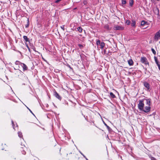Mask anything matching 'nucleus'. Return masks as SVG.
<instances>
[{
  "mask_svg": "<svg viewBox=\"0 0 160 160\" xmlns=\"http://www.w3.org/2000/svg\"><path fill=\"white\" fill-rule=\"evenodd\" d=\"M60 1H61V0H57L55 1V2L56 3H58V2H59Z\"/></svg>",
  "mask_w": 160,
  "mask_h": 160,
  "instance_id": "obj_28",
  "label": "nucleus"
},
{
  "mask_svg": "<svg viewBox=\"0 0 160 160\" xmlns=\"http://www.w3.org/2000/svg\"><path fill=\"white\" fill-rule=\"evenodd\" d=\"M23 38L26 42H28V39L26 36H24Z\"/></svg>",
  "mask_w": 160,
  "mask_h": 160,
  "instance_id": "obj_18",
  "label": "nucleus"
},
{
  "mask_svg": "<svg viewBox=\"0 0 160 160\" xmlns=\"http://www.w3.org/2000/svg\"><path fill=\"white\" fill-rule=\"evenodd\" d=\"M18 136L20 138H22V133L21 132H18Z\"/></svg>",
  "mask_w": 160,
  "mask_h": 160,
  "instance_id": "obj_15",
  "label": "nucleus"
},
{
  "mask_svg": "<svg viewBox=\"0 0 160 160\" xmlns=\"http://www.w3.org/2000/svg\"><path fill=\"white\" fill-rule=\"evenodd\" d=\"M18 126L17 125V124H16V127H17Z\"/></svg>",
  "mask_w": 160,
  "mask_h": 160,
  "instance_id": "obj_34",
  "label": "nucleus"
},
{
  "mask_svg": "<svg viewBox=\"0 0 160 160\" xmlns=\"http://www.w3.org/2000/svg\"><path fill=\"white\" fill-rule=\"evenodd\" d=\"M110 94L111 97L113 98H114L116 97L115 96L112 92H110Z\"/></svg>",
  "mask_w": 160,
  "mask_h": 160,
  "instance_id": "obj_14",
  "label": "nucleus"
},
{
  "mask_svg": "<svg viewBox=\"0 0 160 160\" xmlns=\"http://www.w3.org/2000/svg\"><path fill=\"white\" fill-rule=\"evenodd\" d=\"M136 22H135L134 21H132V23H131V25L133 27H135V26Z\"/></svg>",
  "mask_w": 160,
  "mask_h": 160,
  "instance_id": "obj_17",
  "label": "nucleus"
},
{
  "mask_svg": "<svg viewBox=\"0 0 160 160\" xmlns=\"http://www.w3.org/2000/svg\"><path fill=\"white\" fill-rule=\"evenodd\" d=\"M85 159H86L87 160H88V159H87L86 158H85Z\"/></svg>",
  "mask_w": 160,
  "mask_h": 160,
  "instance_id": "obj_33",
  "label": "nucleus"
},
{
  "mask_svg": "<svg viewBox=\"0 0 160 160\" xmlns=\"http://www.w3.org/2000/svg\"><path fill=\"white\" fill-rule=\"evenodd\" d=\"M24 149H23L22 150L21 149V150L22 151V154L25 155L26 153V150L27 149V148L25 146H24Z\"/></svg>",
  "mask_w": 160,
  "mask_h": 160,
  "instance_id": "obj_9",
  "label": "nucleus"
},
{
  "mask_svg": "<svg viewBox=\"0 0 160 160\" xmlns=\"http://www.w3.org/2000/svg\"><path fill=\"white\" fill-rule=\"evenodd\" d=\"M102 122L104 125L107 127V126H108L107 124L104 122V121H102Z\"/></svg>",
  "mask_w": 160,
  "mask_h": 160,
  "instance_id": "obj_30",
  "label": "nucleus"
},
{
  "mask_svg": "<svg viewBox=\"0 0 160 160\" xmlns=\"http://www.w3.org/2000/svg\"><path fill=\"white\" fill-rule=\"evenodd\" d=\"M21 146H22V147L21 148L22 149H24V146H25L24 145H22V144L21 145Z\"/></svg>",
  "mask_w": 160,
  "mask_h": 160,
  "instance_id": "obj_29",
  "label": "nucleus"
},
{
  "mask_svg": "<svg viewBox=\"0 0 160 160\" xmlns=\"http://www.w3.org/2000/svg\"><path fill=\"white\" fill-rule=\"evenodd\" d=\"M78 31L80 32H81L82 31V29L81 27H78Z\"/></svg>",
  "mask_w": 160,
  "mask_h": 160,
  "instance_id": "obj_19",
  "label": "nucleus"
},
{
  "mask_svg": "<svg viewBox=\"0 0 160 160\" xmlns=\"http://www.w3.org/2000/svg\"><path fill=\"white\" fill-rule=\"evenodd\" d=\"M78 46L81 49L83 47V45L81 44H79Z\"/></svg>",
  "mask_w": 160,
  "mask_h": 160,
  "instance_id": "obj_24",
  "label": "nucleus"
},
{
  "mask_svg": "<svg viewBox=\"0 0 160 160\" xmlns=\"http://www.w3.org/2000/svg\"><path fill=\"white\" fill-rule=\"evenodd\" d=\"M141 62L144 64H148V63L147 62V59L145 57H142L141 58Z\"/></svg>",
  "mask_w": 160,
  "mask_h": 160,
  "instance_id": "obj_5",
  "label": "nucleus"
},
{
  "mask_svg": "<svg viewBox=\"0 0 160 160\" xmlns=\"http://www.w3.org/2000/svg\"><path fill=\"white\" fill-rule=\"evenodd\" d=\"M152 52H153V54H155L156 52H155V50L153 49V48L152 49Z\"/></svg>",
  "mask_w": 160,
  "mask_h": 160,
  "instance_id": "obj_25",
  "label": "nucleus"
},
{
  "mask_svg": "<svg viewBox=\"0 0 160 160\" xmlns=\"http://www.w3.org/2000/svg\"><path fill=\"white\" fill-rule=\"evenodd\" d=\"M96 44L98 46H100L101 49H103L105 46V44L104 42H101L99 40L97 41Z\"/></svg>",
  "mask_w": 160,
  "mask_h": 160,
  "instance_id": "obj_3",
  "label": "nucleus"
},
{
  "mask_svg": "<svg viewBox=\"0 0 160 160\" xmlns=\"http://www.w3.org/2000/svg\"><path fill=\"white\" fill-rule=\"evenodd\" d=\"M126 3V2L125 0H122V3L123 4H125Z\"/></svg>",
  "mask_w": 160,
  "mask_h": 160,
  "instance_id": "obj_21",
  "label": "nucleus"
},
{
  "mask_svg": "<svg viewBox=\"0 0 160 160\" xmlns=\"http://www.w3.org/2000/svg\"><path fill=\"white\" fill-rule=\"evenodd\" d=\"M126 23L128 25H129L130 24V21L129 20H127L126 21Z\"/></svg>",
  "mask_w": 160,
  "mask_h": 160,
  "instance_id": "obj_23",
  "label": "nucleus"
},
{
  "mask_svg": "<svg viewBox=\"0 0 160 160\" xmlns=\"http://www.w3.org/2000/svg\"><path fill=\"white\" fill-rule=\"evenodd\" d=\"M141 25L142 28H146L148 27V24L147 22L144 21H142L141 22Z\"/></svg>",
  "mask_w": 160,
  "mask_h": 160,
  "instance_id": "obj_4",
  "label": "nucleus"
},
{
  "mask_svg": "<svg viewBox=\"0 0 160 160\" xmlns=\"http://www.w3.org/2000/svg\"><path fill=\"white\" fill-rule=\"evenodd\" d=\"M159 43H160V41L159 42Z\"/></svg>",
  "mask_w": 160,
  "mask_h": 160,
  "instance_id": "obj_35",
  "label": "nucleus"
},
{
  "mask_svg": "<svg viewBox=\"0 0 160 160\" xmlns=\"http://www.w3.org/2000/svg\"><path fill=\"white\" fill-rule=\"evenodd\" d=\"M80 153L83 156L84 158H86V157L84 156V155L80 151H79Z\"/></svg>",
  "mask_w": 160,
  "mask_h": 160,
  "instance_id": "obj_26",
  "label": "nucleus"
},
{
  "mask_svg": "<svg viewBox=\"0 0 160 160\" xmlns=\"http://www.w3.org/2000/svg\"><path fill=\"white\" fill-rule=\"evenodd\" d=\"M123 29V27L118 26H116L114 27V29L115 30H122Z\"/></svg>",
  "mask_w": 160,
  "mask_h": 160,
  "instance_id": "obj_6",
  "label": "nucleus"
},
{
  "mask_svg": "<svg viewBox=\"0 0 160 160\" xmlns=\"http://www.w3.org/2000/svg\"><path fill=\"white\" fill-rule=\"evenodd\" d=\"M149 158H150L151 160H157V159L155 158L152 157L151 155L149 156Z\"/></svg>",
  "mask_w": 160,
  "mask_h": 160,
  "instance_id": "obj_16",
  "label": "nucleus"
},
{
  "mask_svg": "<svg viewBox=\"0 0 160 160\" xmlns=\"http://www.w3.org/2000/svg\"><path fill=\"white\" fill-rule=\"evenodd\" d=\"M29 25V20L28 19V23L27 24V25H26L25 27L26 28L28 27Z\"/></svg>",
  "mask_w": 160,
  "mask_h": 160,
  "instance_id": "obj_22",
  "label": "nucleus"
},
{
  "mask_svg": "<svg viewBox=\"0 0 160 160\" xmlns=\"http://www.w3.org/2000/svg\"><path fill=\"white\" fill-rule=\"evenodd\" d=\"M158 68H159V69L160 70V65H158Z\"/></svg>",
  "mask_w": 160,
  "mask_h": 160,
  "instance_id": "obj_31",
  "label": "nucleus"
},
{
  "mask_svg": "<svg viewBox=\"0 0 160 160\" xmlns=\"http://www.w3.org/2000/svg\"><path fill=\"white\" fill-rule=\"evenodd\" d=\"M150 102L149 100L144 99L139 101L138 107L140 109L147 112H149L150 110Z\"/></svg>",
  "mask_w": 160,
  "mask_h": 160,
  "instance_id": "obj_1",
  "label": "nucleus"
},
{
  "mask_svg": "<svg viewBox=\"0 0 160 160\" xmlns=\"http://www.w3.org/2000/svg\"><path fill=\"white\" fill-rule=\"evenodd\" d=\"M144 85L147 89L148 90L150 88V86L148 83L147 82H144Z\"/></svg>",
  "mask_w": 160,
  "mask_h": 160,
  "instance_id": "obj_7",
  "label": "nucleus"
},
{
  "mask_svg": "<svg viewBox=\"0 0 160 160\" xmlns=\"http://www.w3.org/2000/svg\"><path fill=\"white\" fill-rule=\"evenodd\" d=\"M12 127H13V128L15 130V125L14 124V122L13 121H12Z\"/></svg>",
  "mask_w": 160,
  "mask_h": 160,
  "instance_id": "obj_20",
  "label": "nucleus"
},
{
  "mask_svg": "<svg viewBox=\"0 0 160 160\" xmlns=\"http://www.w3.org/2000/svg\"><path fill=\"white\" fill-rule=\"evenodd\" d=\"M62 28L63 30H64V28H62V27H61Z\"/></svg>",
  "mask_w": 160,
  "mask_h": 160,
  "instance_id": "obj_32",
  "label": "nucleus"
},
{
  "mask_svg": "<svg viewBox=\"0 0 160 160\" xmlns=\"http://www.w3.org/2000/svg\"><path fill=\"white\" fill-rule=\"evenodd\" d=\"M160 38V30L157 32L155 35L154 39L157 41Z\"/></svg>",
  "mask_w": 160,
  "mask_h": 160,
  "instance_id": "obj_2",
  "label": "nucleus"
},
{
  "mask_svg": "<svg viewBox=\"0 0 160 160\" xmlns=\"http://www.w3.org/2000/svg\"><path fill=\"white\" fill-rule=\"evenodd\" d=\"M128 63L130 65H132L133 64V62L132 59L129 60L128 61Z\"/></svg>",
  "mask_w": 160,
  "mask_h": 160,
  "instance_id": "obj_11",
  "label": "nucleus"
},
{
  "mask_svg": "<svg viewBox=\"0 0 160 160\" xmlns=\"http://www.w3.org/2000/svg\"><path fill=\"white\" fill-rule=\"evenodd\" d=\"M54 95H55V96L57 98H58V99H61L60 97L59 96V95H58V94L57 92H55V93Z\"/></svg>",
  "mask_w": 160,
  "mask_h": 160,
  "instance_id": "obj_10",
  "label": "nucleus"
},
{
  "mask_svg": "<svg viewBox=\"0 0 160 160\" xmlns=\"http://www.w3.org/2000/svg\"><path fill=\"white\" fill-rule=\"evenodd\" d=\"M21 66L23 67V68L24 70H25L27 69V67L24 64L22 63L21 64Z\"/></svg>",
  "mask_w": 160,
  "mask_h": 160,
  "instance_id": "obj_12",
  "label": "nucleus"
},
{
  "mask_svg": "<svg viewBox=\"0 0 160 160\" xmlns=\"http://www.w3.org/2000/svg\"><path fill=\"white\" fill-rule=\"evenodd\" d=\"M129 5L131 6H132L133 3V0H130L129 1Z\"/></svg>",
  "mask_w": 160,
  "mask_h": 160,
  "instance_id": "obj_13",
  "label": "nucleus"
},
{
  "mask_svg": "<svg viewBox=\"0 0 160 160\" xmlns=\"http://www.w3.org/2000/svg\"><path fill=\"white\" fill-rule=\"evenodd\" d=\"M107 129H108V130L109 131H110V130L111 129L108 126H107Z\"/></svg>",
  "mask_w": 160,
  "mask_h": 160,
  "instance_id": "obj_27",
  "label": "nucleus"
},
{
  "mask_svg": "<svg viewBox=\"0 0 160 160\" xmlns=\"http://www.w3.org/2000/svg\"><path fill=\"white\" fill-rule=\"evenodd\" d=\"M154 11L155 14L157 15H158L159 13V11L158 8H155Z\"/></svg>",
  "mask_w": 160,
  "mask_h": 160,
  "instance_id": "obj_8",
  "label": "nucleus"
}]
</instances>
